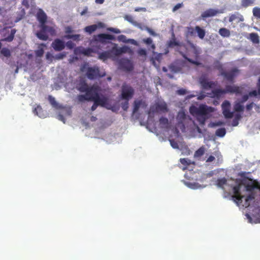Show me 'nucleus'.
<instances>
[{
    "label": "nucleus",
    "mask_w": 260,
    "mask_h": 260,
    "mask_svg": "<svg viewBox=\"0 0 260 260\" xmlns=\"http://www.w3.org/2000/svg\"><path fill=\"white\" fill-rule=\"evenodd\" d=\"M36 18L40 23L39 27L40 28V30L36 33L38 38L43 41H47L49 37L46 33L51 36L56 35V30L54 27L46 24L47 16L42 9H38L36 14Z\"/></svg>",
    "instance_id": "obj_1"
},
{
    "label": "nucleus",
    "mask_w": 260,
    "mask_h": 260,
    "mask_svg": "<svg viewBox=\"0 0 260 260\" xmlns=\"http://www.w3.org/2000/svg\"><path fill=\"white\" fill-rule=\"evenodd\" d=\"M214 108L206 105H201L199 107H191L190 108V113L196 117L197 121L201 125H204L206 120L209 118L210 113L214 111Z\"/></svg>",
    "instance_id": "obj_2"
},
{
    "label": "nucleus",
    "mask_w": 260,
    "mask_h": 260,
    "mask_svg": "<svg viewBox=\"0 0 260 260\" xmlns=\"http://www.w3.org/2000/svg\"><path fill=\"white\" fill-rule=\"evenodd\" d=\"M86 75L89 79L93 80L105 76L106 73L105 72H101L100 68L98 66H93L87 68Z\"/></svg>",
    "instance_id": "obj_3"
},
{
    "label": "nucleus",
    "mask_w": 260,
    "mask_h": 260,
    "mask_svg": "<svg viewBox=\"0 0 260 260\" xmlns=\"http://www.w3.org/2000/svg\"><path fill=\"white\" fill-rule=\"evenodd\" d=\"M134 94V89L129 85L123 84L121 87V99L129 101Z\"/></svg>",
    "instance_id": "obj_4"
},
{
    "label": "nucleus",
    "mask_w": 260,
    "mask_h": 260,
    "mask_svg": "<svg viewBox=\"0 0 260 260\" xmlns=\"http://www.w3.org/2000/svg\"><path fill=\"white\" fill-rule=\"evenodd\" d=\"M199 82L204 89L213 88L217 85V82L209 81L206 74L202 75L199 79Z\"/></svg>",
    "instance_id": "obj_5"
},
{
    "label": "nucleus",
    "mask_w": 260,
    "mask_h": 260,
    "mask_svg": "<svg viewBox=\"0 0 260 260\" xmlns=\"http://www.w3.org/2000/svg\"><path fill=\"white\" fill-rule=\"evenodd\" d=\"M130 50L129 48L127 46H124L122 47H118L116 44H114L113 46L109 50L111 56L114 55L118 56L122 54L127 52Z\"/></svg>",
    "instance_id": "obj_6"
},
{
    "label": "nucleus",
    "mask_w": 260,
    "mask_h": 260,
    "mask_svg": "<svg viewBox=\"0 0 260 260\" xmlns=\"http://www.w3.org/2000/svg\"><path fill=\"white\" fill-rule=\"evenodd\" d=\"M85 92L87 96L88 101H94L99 94V88L97 86L93 85L88 87Z\"/></svg>",
    "instance_id": "obj_7"
},
{
    "label": "nucleus",
    "mask_w": 260,
    "mask_h": 260,
    "mask_svg": "<svg viewBox=\"0 0 260 260\" xmlns=\"http://www.w3.org/2000/svg\"><path fill=\"white\" fill-rule=\"evenodd\" d=\"M221 108L222 113L225 118H232L234 116V113L230 111L231 104L229 101H224L222 105Z\"/></svg>",
    "instance_id": "obj_8"
},
{
    "label": "nucleus",
    "mask_w": 260,
    "mask_h": 260,
    "mask_svg": "<svg viewBox=\"0 0 260 260\" xmlns=\"http://www.w3.org/2000/svg\"><path fill=\"white\" fill-rule=\"evenodd\" d=\"M240 188V184L234 186L233 188L234 194L232 198L234 199V201L238 205H239V203L242 202V199L244 198V196L241 194Z\"/></svg>",
    "instance_id": "obj_9"
},
{
    "label": "nucleus",
    "mask_w": 260,
    "mask_h": 260,
    "mask_svg": "<svg viewBox=\"0 0 260 260\" xmlns=\"http://www.w3.org/2000/svg\"><path fill=\"white\" fill-rule=\"evenodd\" d=\"M239 70L237 68L232 69L229 72L222 71L221 75L223 76L227 80L230 82H233L234 78L237 76L239 73Z\"/></svg>",
    "instance_id": "obj_10"
},
{
    "label": "nucleus",
    "mask_w": 260,
    "mask_h": 260,
    "mask_svg": "<svg viewBox=\"0 0 260 260\" xmlns=\"http://www.w3.org/2000/svg\"><path fill=\"white\" fill-rule=\"evenodd\" d=\"M51 47L56 51H61L65 48V43L59 39H55L52 42Z\"/></svg>",
    "instance_id": "obj_11"
},
{
    "label": "nucleus",
    "mask_w": 260,
    "mask_h": 260,
    "mask_svg": "<svg viewBox=\"0 0 260 260\" xmlns=\"http://www.w3.org/2000/svg\"><path fill=\"white\" fill-rule=\"evenodd\" d=\"M224 90L225 93H236L238 94L242 93V89L241 87L234 85H227L225 86Z\"/></svg>",
    "instance_id": "obj_12"
},
{
    "label": "nucleus",
    "mask_w": 260,
    "mask_h": 260,
    "mask_svg": "<svg viewBox=\"0 0 260 260\" xmlns=\"http://www.w3.org/2000/svg\"><path fill=\"white\" fill-rule=\"evenodd\" d=\"M222 12L218 9H209L201 14L202 18L205 19L206 18L213 17L217 15L218 14L221 13Z\"/></svg>",
    "instance_id": "obj_13"
},
{
    "label": "nucleus",
    "mask_w": 260,
    "mask_h": 260,
    "mask_svg": "<svg viewBox=\"0 0 260 260\" xmlns=\"http://www.w3.org/2000/svg\"><path fill=\"white\" fill-rule=\"evenodd\" d=\"M120 66L121 68L127 71H131L134 69L132 62L126 58L122 59L120 61Z\"/></svg>",
    "instance_id": "obj_14"
},
{
    "label": "nucleus",
    "mask_w": 260,
    "mask_h": 260,
    "mask_svg": "<svg viewBox=\"0 0 260 260\" xmlns=\"http://www.w3.org/2000/svg\"><path fill=\"white\" fill-rule=\"evenodd\" d=\"M89 87L86 81L83 79H80L76 81L75 88L81 92H84Z\"/></svg>",
    "instance_id": "obj_15"
},
{
    "label": "nucleus",
    "mask_w": 260,
    "mask_h": 260,
    "mask_svg": "<svg viewBox=\"0 0 260 260\" xmlns=\"http://www.w3.org/2000/svg\"><path fill=\"white\" fill-rule=\"evenodd\" d=\"M93 102H95L99 106L109 108L108 107V106L109 105L108 99L106 96H102V97H100L99 94H98Z\"/></svg>",
    "instance_id": "obj_16"
},
{
    "label": "nucleus",
    "mask_w": 260,
    "mask_h": 260,
    "mask_svg": "<svg viewBox=\"0 0 260 260\" xmlns=\"http://www.w3.org/2000/svg\"><path fill=\"white\" fill-rule=\"evenodd\" d=\"M147 105L146 102L142 100H136L134 103V108L133 113H135L138 112L140 108H145Z\"/></svg>",
    "instance_id": "obj_17"
},
{
    "label": "nucleus",
    "mask_w": 260,
    "mask_h": 260,
    "mask_svg": "<svg viewBox=\"0 0 260 260\" xmlns=\"http://www.w3.org/2000/svg\"><path fill=\"white\" fill-rule=\"evenodd\" d=\"M115 37L114 36L110 34H101L97 36V39L96 40L99 42L105 43L106 42L107 40H114Z\"/></svg>",
    "instance_id": "obj_18"
},
{
    "label": "nucleus",
    "mask_w": 260,
    "mask_h": 260,
    "mask_svg": "<svg viewBox=\"0 0 260 260\" xmlns=\"http://www.w3.org/2000/svg\"><path fill=\"white\" fill-rule=\"evenodd\" d=\"M176 118L178 121V125L181 124L184 127V122L186 118V115L185 112L184 111L179 112Z\"/></svg>",
    "instance_id": "obj_19"
},
{
    "label": "nucleus",
    "mask_w": 260,
    "mask_h": 260,
    "mask_svg": "<svg viewBox=\"0 0 260 260\" xmlns=\"http://www.w3.org/2000/svg\"><path fill=\"white\" fill-rule=\"evenodd\" d=\"M259 185L257 182L248 183L245 185L246 190L248 191H252L254 189H258Z\"/></svg>",
    "instance_id": "obj_20"
},
{
    "label": "nucleus",
    "mask_w": 260,
    "mask_h": 260,
    "mask_svg": "<svg viewBox=\"0 0 260 260\" xmlns=\"http://www.w3.org/2000/svg\"><path fill=\"white\" fill-rule=\"evenodd\" d=\"M159 122L160 128L164 129H168L169 128V123L167 118L164 117H160Z\"/></svg>",
    "instance_id": "obj_21"
},
{
    "label": "nucleus",
    "mask_w": 260,
    "mask_h": 260,
    "mask_svg": "<svg viewBox=\"0 0 260 260\" xmlns=\"http://www.w3.org/2000/svg\"><path fill=\"white\" fill-rule=\"evenodd\" d=\"M236 19H238V22H243L244 20V17L238 12L231 15L229 17V21L232 22Z\"/></svg>",
    "instance_id": "obj_22"
},
{
    "label": "nucleus",
    "mask_w": 260,
    "mask_h": 260,
    "mask_svg": "<svg viewBox=\"0 0 260 260\" xmlns=\"http://www.w3.org/2000/svg\"><path fill=\"white\" fill-rule=\"evenodd\" d=\"M16 32V29H15V28L12 29L11 30L10 34L8 37H5V38L3 39L2 40V41H5V42H12L14 40V36H15Z\"/></svg>",
    "instance_id": "obj_23"
},
{
    "label": "nucleus",
    "mask_w": 260,
    "mask_h": 260,
    "mask_svg": "<svg viewBox=\"0 0 260 260\" xmlns=\"http://www.w3.org/2000/svg\"><path fill=\"white\" fill-rule=\"evenodd\" d=\"M155 110L157 111L167 112L168 111L167 105L165 103H157L155 105Z\"/></svg>",
    "instance_id": "obj_24"
},
{
    "label": "nucleus",
    "mask_w": 260,
    "mask_h": 260,
    "mask_svg": "<svg viewBox=\"0 0 260 260\" xmlns=\"http://www.w3.org/2000/svg\"><path fill=\"white\" fill-rule=\"evenodd\" d=\"M213 97L219 99L222 94H225L224 89H216L212 90Z\"/></svg>",
    "instance_id": "obj_25"
},
{
    "label": "nucleus",
    "mask_w": 260,
    "mask_h": 260,
    "mask_svg": "<svg viewBox=\"0 0 260 260\" xmlns=\"http://www.w3.org/2000/svg\"><path fill=\"white\" fill-rule=\"evenodd\" d=\"M45 46L46 45L44 43L40 44L38 49L35 51V54L37 57H41L43 56L44 53V50L43 47Z\"/></svg>",
    "instance_id": "obj_26"
},
{
    "label": "nucleus",
    "mask_w": 260,
    "mask_h": 260,
    "mask_svg": "<svg viewBox=\"0 0 260 260\" xmlns=\"http://www.w3.org/2000/svg\"><path fill=\"white\" fill-rule=\"evenodd\" d=\"M255 1L256 0H241V6L243 8H247L254 5Z\"/></svg>",
    "instance_id": "obj_27"
},
{
    "label": "nucleus",
    "mask_w": 260,
    "mask_h": 260,
    "mask_svg": "<svg viewBox=\"0 0 260 260\" xmlns=\"http://www.w3.org/2000/svg\"><path fill=\"white\" fill-rule=\"evenodd\" d=\"M48 99V101H49L50 104L51 105V106L53 107H54L56 109L60 108V106L57 103V102L56 101V100L54 97H53L51 95H49Z\"/></svg>",
    "instance_id": "obj_28"
},
{
    "label": "nucleus",
    "mask_w": 260,
    "mask_h": 260,
    "mask_svg": "<svg viewBox=\"0 0 260 260\" xmlns=\"http://www.w3.org/2000/svg\"><path fill=\"white\" fill-rule=\"evenodd\" d=\"M80 52L86 56H92L91 54L94 52L93 50L91 48H82L80 50Z\"/></svg>",
    "instance_id": "obj_29"
},
{
    "label": "nucleus",
    "mask_w": 260,
    "mask_h": 260,
    "mask_svg": "<svg viewBox=\"0 0 260 260\" xmlns=\"http://www.w3.org/2000/svg\"><path fill=\"white\" fill-rule=\"evenodd\" d=\"M98 26L96 24H93L89 26H87L84 28V30L86 32H88L89 34H92L94 31L96 30Z\"/></svg>",
    "instance_id": "obj_30"
},
{
    "label": "nucleus",
    "mask_w": 260,
    "mask_h": 260,
    "mask_svg": "<svg viewBox=\"0 0 260 260\" xmlns=\"http://www.w3.org/2000/svg\"><path fill=\"white\" fill-rule=\"evenodd\" d=\"M195 30L198 33V36L200 39H203L205 36V31L199 26L195 27Z\"/></svg>",
    "instance_id": "obj_31"
},
{
    "label": "nucleus",
    "mask_w": 260,
    "mask_h": 260,
    "mask_svg": "<svg viewBox=\"0 0 260 260\" xmlns=\"http://www.w3.org/2000/svg\"><path fill=\"white\" fill-rule=\"evenodd\" d=\"M99 58L104 60L107 59L111 57L109 51H104L99 54Z\"/></svg>",
    "instance_id": "obj_32"
},
{
    "label": "nucleus",
    "mask_w": 260,
    "mask_h": 260,
    "mask_svg": "<svg viewBox=\"0 0 260 260\" xmlns=\"http://www.w3.org/2000/svg\"><path fill=\"white\" fill-rule=\"evenodd\" d=\"M219 35L223 37H229L230 36V31L225 28H221L219 30Z\"/></svg>",
    "instance_id": "obj_33"
},
{
    "label": "nucleus",
    "mask_w": 260,
    "mask_h": 260,
    "mask_svg": "<svg viewBox=\"0 0 260 260\" xmlns=\"http://www.w3.org/2000/svg\"><path fill=\"white\" fill-rule=\"evenodd\" d=\"M181 54L182 55V57L185 59H186V60H187L188 62H189L190 63L193 64H194V65H196V66H200L202 63L197 60H194L190 58H188L185 54L183 53H181Z\"/></svg>",
    "instance_id": "obj_34"
},
{
    "label": "nucleus",
    "mask_w": 260,
    "mask_h": 260,
    "mask_svg": "<svg viewBox=\"0 0 260 260\" xmlns=\"http://www.w3.org/2000/svg\"><path fill=\"white\" fill-rule=\"evenodd\" d=\"M254 199V196L253 193L249 194L245 199L244 205H243L246 208L250 206V201Z\"/></svg>",
    "instance_id": "obj_35"
},
{
    "label": "nucleus",
    "mask_w": 260,
    "mask_h": 260,
    "mask_svg": "<svg viewBox=\"0 0 260 260\" xmlns=\"http://www.w3.org/2000/svg\"><path fill=\"white\" fill-rule=\"evenodd\" d=\"M250 40L255 44H257L259 42V37L256 33H251L249 35Z\"/></svg>",
    "instance_id": "obj_36"
},
{
    "label": "nucleus",
    "mask_w": 260,
    "mask_h": 260,
    "mask_svg": "<svg viewBox=\"0 0 260 260\" xmlns=\"http://www.w3.org/2000/svg\"><path fill=\"white\" fill-rule=\"evenodd\" d=\"M227 183V180L225 178L223 177L218 179L217 180L216 185L220 188H223V186Z\"/></svg>",
    "instance_id": "obj_37"
},
{
    "label": "nucleus",
    "mask_w": 260,
    "mask_h": 260,
    "mask_svg": "<svg viewBox=\"0 0 260 260\" xmlns=\"http://www.w3.org/2000/svg\"><path fill=\"white\" fill-rule=\"evenodd\" d=\"M143 42L147 45H150V47L152 50L155 49V46L154 44L152 43V40L151 38H148L144 39L143 40Z\"/></svg>",
    "instance_id": "obj_38"
},
{
    "label": "nucleus",
    "mask_w": 260,
    "mask_h": 260,
    "mask_svg": "<svg viewBox=\"0 0 260 260\" xmlns=\"http://www.w3.org/2000/svg\"><path fill=\"white\" fill-rule=\"evenodd\" d=\"M65 38L67 39H72L73 41H78L80 40V35H67Z\"/></svg>",
    "instance_id": "obj_39"
},
{
    "label": "nucleus",
    "mask_w": 260,
    "mask_h": 260,
    "mask_svg": "<svg viewBox=\"0 0 260 260\" xmlns=\"http://www.w3.org/2000/svg\"><path fill=\"white\" fill-rule=\"evenodd\" d=\"M226 134V130L224 128H220L216 130L215 134L216 136L223 137Z\"/></svg>",
    "instance_id": "obj_40"
},
{
    "label": "nucleus",
    "mask_w": 260,
    "mask_h": 260,
    "mask_svg": "<svg viewBox=\"0 0 260 260\" xmlns=\"http://www.w3.org/2000/svg\"><path fill=\"white\" fill-rule=\"evenodd\" d=\"M244 109L243 106L240 103H236L234 105V110L236 112H243Z\"/></svg>",
    "instance_id": "obj_41"
},
{
    "label": "nucleus",
    "mask_w": 260,
    "mask_h": 260,
    "mask_svg": "<svg viewBox=\"0 0 260 260\" xmlns=\"http://www.w3.org/2000/svg\"><path fill=\"white\" fill-rule=\"evenodd\" d=\"M1 53L6 57H9L11 56V52L10 50L7 48H2Z\"/></svg>",
    "instance_id": "obj_42"
},
{
    "label": "nucleus",
    "mask_w": 260,
    "mask_h": 260,
    "mask_svg": "<svg viewBox=\"0 0 260 260\" xmlns=\"http://www.w3.org/2000/svg\"><path fill=\"white\" fill-rule=\"evenodd\" d=\"M205 153V149L203 147H201L198 149L194 153V156L196 157H201Z\"/></svg>",
    "instance_id": "obj_43"
},
{
    "label": "nucleus",
    "mask_w": 260,
    "mask_h": 260,
    "mask_svg": "<svg viewBox=\"0 0 260 260\" xmlns=\"http://www.w3.org/2000/svg\"><path fill=\"white\" fill-rule=\"evenodd\" d=\"M34 112L35 114L38 115L39 117H41L42 115L41 113L43 112V109L40 106H37L34 109Z\"/></svg>",
    "instance_id": "obj_44"
},
{
    "label": "nucleus",
    "mask_w": 260,
    "mask_h": 260,
    "mask_svg": "<svg viewBox=\"0 0 260 260\" xmlns=\"http://www.w3.org/2000/svg\"><path fill=\"white\" fill-rule=\"evenodd\" d=\"M252 12L254 17L260 18V8L254 7L252 10Z\"/></svg>",
    "instance_id": "obj_45"
},
{
    "label": "nucleus",
    "mask_w": 260,
    "mask_h": 260,
    "mask_svg": "<svg viewBox=\"0 0 260 260\" xmlns=\"http://www.w3.org/2000/svg\"><path fill=\"white\" fill-rule=\"evenodd\" d=\"M77 99L80 102H84L85 101H88V98L86 94L78 95L77 96Z\"/></svg>",
    "instance_id": "obj_46"
},
{
    "label": "nucleus",
    "mask_w": 260,
    "mask_h": 260,
    "mask_svg": "<svg viewBox=\"0 0 260 260\" xmlns=\"http://www.w3.org/2000/svg\"><path fill=\"white\" fill-rule=\"evenodd\" d=\"M66 46H67L68 49H72L75 47V44L71 41H69L65 44V47Z\"/></svg>",
    "instance_id": "obj_47"
},
{
    "label": "nucleus",
    "mask_w": 260,
    "mask_h": 260,
    "mask_svg": "<svg viewBox=\"0 0 260 260\" xmlns=\"http://www.w3.org/2000/svg\"><path fill=\"white\" fill-rule=\"evenodd\" d=\"M121 108L123 110L126 111L128 108V101L125 100L124 103H121Z\"/></svg>",
    "instance_id": "obj_48"
},
{
    "label": "nucleus",
    "mask_w": 260,
    "mask_h": 260,
    "mask_svg": "<svg viewBox=\"0 0 260 260\" xmlns=\"http://www.w3.org/2000/svg\"><path fill=\"white\" fill-rule=\"evenodd\" d=\"M66 56L65 53H60L55 55V58L57 60L63 59Z\"/></svg>",
    "instance_id": "obj_49"
},
{
    "label": "nucleus",
    "mask_w": 260,
    "mask_h": 260,
    "mask_svg": "<svg viewBox=\"0 0 260 260\" xmlns=\"http://www.w3.org/2000/svg\"><path fill=\"white\" fill-rule=\"evenodd\" d=\"M169 46L170 47H173L174 46H179V43L175 40L170 41L169 43Z\"/></svg>",
    "instance_id": "obj_50"
},
{
    "label": "nucleus",
    "mask_w": 260,
    "mask_h": 260,
    "mask_svg": "<svg viewBox=\"0 0 260 260\" xmlns=\"http://www.w3.org/2000/svg\"><path fill=\"white\" fill-rule=\"evenodd\" d=\"M138 53L140 56H146L147 52L145 49L141 48L138 51Z\"/></svg>",
    "instance_id": "obj_51"
},
{
    "label": "nucleus",
    "mask_w": 260,
    "mask_h": 260,
    "mask_svg": "<svg viewBox=\"0 0 260 260\" xmlns=\"http://www.w3.org/2000/svg\"><path fill=\"white\" fill-rule=\"evenodd\" d=\"M257 95H259L258 90H253L249 92V95L250 96H256Z\"/></svg>",
    "instance_id": "obj_52"
},
{
    "label": "nucleus",
    "mask_w": 260,
    "mask_h": 260,
    "mask_svg": "<svg viewBox=\"0 0 260 260\" xmlns=\"http://www.w3.org/2000/svg\"><path fill=\"white\" fill-rule=\"evenodd\" d=\"M108 30L115 34H120L121 32L120 30L119 29L113 27L108 28Z\"/></svg>",
    "instance_id": "obj_53"
},
{
    "label": "nucleus",
    "mask_w": 260,
    "mask_h": 260,
    "mask_svg": "<svg viewBox=\"0 0 260 260\" xmlns=\"http://www.w3.org/2000/svg\"><path fill=\"white\" fill-rule=\"evenodd\" d=\"M171 145L174 148H178V143L175 141L174 140H170Z\"/></svg>",
    "instance_id": "obj_54"
},
{
    "label": "nucleus",
    "mask_w": 260,
    "mask_h": 260,
    "mask_svg": "<svg viewBox=\"0 0 260 260\" xmlns=\"http://www.w3.org/2000/svg\"><path fill=\"white\" fill-rule=\"evenodd\" d=\"M54 57L53 55L50 52H47L46 54V58L47 60L52 61V58Z\"/></svg>",
    "instance_id": "obj_55"
},
{
    "label": "nucleus",
    "mask_w": 260,
    "mask_h": 260,
    "mask_svg": "<svg viewBox=\"0 0 260 260\" xmlns=\"http://www.w3.org/2000/svg\"><path fill=\"white\" fill-rule=\"evenodd\" d=\"M73 32L72 28L71 26H67L65 28V32L68 35H70Z\"/></svg>",
    "instance_id": "obj_56"
},
{
    "label": "nucleus",
    "mask_w": 260,
    "mask_h": 260,
    "mask_svg": "<svg viewBox=\"0 0 260 260\" xmlns=\"http://www.w3.org/2000/svg\"><path fill=\"white\" fill-rule=\"evenodd\" d=\"M146 9L144 7H137L135 9V12H146Z\"/></svg>",
    "instance_id": "obj_57"
},
{
    "label": "nucleus",
    "mask_w": 260,
    "mask_h": 260,
    "mask_svg": "<svg viewBox=\"0 0 260 260\" xmlns=\"http://www.w3.org/2000/svg\"><path fill=\"white\" fill-rule=\"evenodd\" d=\"M186 92V90L183 88H181L177 90V93L180 95H184Z\"/></svg>",
    "instance_id": "obj_58"
},
{
    "label": "nucleus",
    "mask_w": 260,
    "mask_h": 260,
    "mask_svg": "<svg viewBox=\"0 0 260 260\" xmlns=\"http://www.w3.org/2000/svg\"><path fill=\"white\" fill-rule=\"evenodd\" d=\"M253 105H254V103L252 102L247 105V106L246 107V110L248 111L251 110V109H252V108L253 107Z\"/></svg>",
    "instance_id": "obj_59"
},
{
    "label": "nucleus",
    "mask_w": 260,
    "mask_h": 260,
    "mask_svg": "<svg viewBox=\"0 0 260 260\" xmlns=\"http://www.w3.org/2000/svg\"><path fill=\"white\" fill-rule=\"evenodd\" d=\"M182 4H180V3L177 4L173 8V11L175 12V11H177L178 9H179V8L182 7Z\"/></svg>",
    "instance_id": "obj_60"
},
{
    "label": "nucleus",
    "mask_w": 260,
    "mask_h": 260,
    "mask_svg": "<svg viewBox=\"0 0 260 260\" xmlns=\"http://www.w3.org/2000/svg\"><path fill=\"white\" fill-rule=\"evenodd\" d=\"M125 19L131 23H133V17L130 15H126L125 17Z\"/></svg>",
    "instance_id": "obj_61"
},
{
    "label": "nucleus",
    "mask_w": 260,
    "mask_h": 260,
    "mask_svg": "<svg viewBox=\"0 0 260 260\" xmlns=\"http://www.w3.org/2000/svg\"><path fill=\"white\" fill-rule=\"evenodd\" d=\"M180 162L182 164V165H188L189 164L187 162V159L186 158H181L180 159Z\"/></svg>",
    "instance_id": "obj_62"
},
{
    "label": "nucleus",
    "mask_w": 260,
    "mask_h": 260,
    "mask_svg": "<svg viewBox=\"0 0 260 260\" xmlns=\"http://www.w3.org/2000/svg\"><path fill=\"white\" fill-rule=\"evenodd\" d=\"M239 124V121L236 119H234L232 121V125L233 126H236Z\"/></svg>",
    "instance_id": "obj_63"
},
{
    "label": "nucleus",
    "mask_w": 260,
    "mask_h": 260,
    "mask_svg": "<svg viewBox=\"0 0 260 260\" xmlns=\"http://www.w3.org/2000/svg\"><path fill=\"white\" fill-rule=\"evenodd\" d=\"M98 106V104L95 102H94L93 105L91 107V110L92 111H94L97 108Z\"/></svg>",
    "instance_id": "obj_64"
}]
</instances>
